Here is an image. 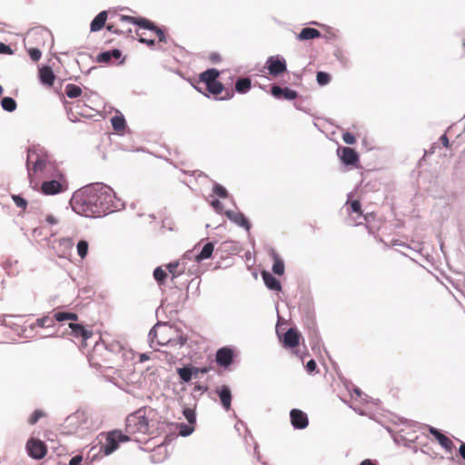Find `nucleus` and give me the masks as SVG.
I'll list each match as a JSON object with an SVG mask.
<instances>
[{
  "label": "nucleus",
  "mask_w": 465,
  "mask_h": 465,
  "mask_svg": "<svg viewBox=\"0 0 465 465\" xmlns=\"http://www.w3.org/2000/svg\"><path fill=\"white\" fill-rule=\"evenodd\" d=\"M76 203L81 204L78 211L86 217H101L116 209V197L109 186L96 184L86 188Z\"/></svg>",
  "instance_id": "obj_1"
},
{
  "label": "nucleus",
  "mask_w": 465,
  "mask_h": 465,
  "mask_svg": "<svg viewBox=\"0 0 465 465\" xmlns=\"http://www.w3.org/2000/svg\"><path fill=\"white\" fill-rule=\"evenodd\" d=\"M149 337L151 343L157 345L182 346L187 341V338L180 335L178 329L166 323L154 325L149 332Z\"/></svg>",
  "instance_id": "obj_2"
},
{
  "label": "nucleus",
  "mask_w": 465,
  "mask_h": 465,
  "mask_svg": "<svg viewBox=\"0 0 465 465\" xmlns=\"http://www.w3.org/2000/svg\"><path fill=\"white\" fill-rule=\"evenodd\" d=\"M154 413L152 408H141L126 418L125 430L127 433L147 434L149 432V418Z\"/></svg>",
  "instance_id": "obj_3"
},
{
  "label": "nucleus",
  "mask_w": 465,
  "mask_h": 465,
  "mask_svg": "<svg viewBox=\"0 0 465 465\" xmlns=\"http://www.w3.org/2000/svg\"><path fill=\"white\" fill-rule=\"evenodd\" d=\"M26 167L32 188L34 190H38L40 182L37 178V173L47 170V159L45 155H40L35 150H28Z\"/></svg>",
  "instance_id": "obj_4"
},
{
  "label": "nucleus",
  "mask_w": 465,
  "mask_h": 465,
  "mask_svg": "<svg viewBox=\"0 0 465 465\" xmlns=\"http://www.w3.org/2000/svg\"><path fill=\"white\" fill-rule=\"evenodd\" d=\"M52 177V180L45 181L41 183L39 190L43 194L54 195L67 190V181L60 171H56Z\"/></svg>",
  "instance_id": "obj_5"
},
{
  "label": "nucleus",
  "mask_w": 465,
  "mask_h": 465,
  "mask_svg": "<svg viewBox=\"0 0 465 465\" xmlns=\"http://www.w3.org/2000/svg\"><path fill=\"white\" fill-rule=\"evenodd\" d=\"M120 23H130L138 25L141 28L148 29L152 32H154L159 42L166 43V36L161 28L156 26L152 21L144 18V17H134L129 15H120L118 17Z\"/></svg>",
  "instance_id": "obj_6"
},
{
  "label": "nucleus",
  "mask_w": 465,
  "mask_h": 465,
  "mask_svg": "<svg viewBox=\"0 0 465 465\" xmlns=\"http://www.w3.org/2000/svg\"><path fill=\"white\" fill-rule=\"evenodd\" d=\"M129 440V437L121 430H112L105 436V441L102 445V450L105 455L113 453L118 447L120 442Z\"/></svg>",
  "instance_id": "obj_7"
},
{
  "label": "nucleus",
  "mask_w": 465,
  "mask_h": 465,
  "mask_svg": "<svg viewBox=\"0 0 465 465\" xmlns=\"http://www.w3.org/2000/svg\"><path fill=\"white\" fill-rule=\"evenodd\" d=\"M345 207L350 219V224L359 225L362 223V220L366 221V216L363 215L359 200L347 201Z\"/></svg>",
  "instance_id": "obj_8"
},
{
  "label": "nucleus",
  "mask_w": 465,
  "mask_h": 465,
  "mask_svg": "<svg viewBox=\"0 0 465 465\" xmlns=\"http://www.w3.org/2000/svg\"><path fill=\"white\" fill-rule=\"evenodd\" d=\"M26 451L31 458L35 460H41L46 455L47 447L44 441L31 438L26 442Z\"/></svg>",
  "instance_id": "obj_9"
},
{
  "label": "nucleus",
  "mask_w": 465,
  "mask_h": 465,
  "mask_svg": "<svg viewBox=\"0 0 465 465\" xmlns=\"http://www.w3.org/2000/svg\"><path fill=\"white\" fill-rule=\"evenodd\" d=\"M266 67L272 76H278L287 70L286 62L279 56H271L266 62Z\"/></svg>",
  "instance_id": "obj_10"
},
{
  "label": "nucleus",
  "mask_w": 465,
  "mask_h": 465,
  "mask_svg": "<svg viewBox=\"0 0 465 465\" xmlns=\"http://www.w3.org/2000/svg\"><path fill=\"white\" fill-rule=\"evenodd\" d=\"M428 430L447 452L452 451L455 446L449 437L441 433L438 429L431 426L428 427Z\"/></svg>",
  "instance_id": "obj_11"
},
{
  "label": "nucleus",
  "mask_w": 465,
  "mask_h": 465,
  "mask_svg": "<svg viewBox=\"0 0 465 465\" xmlns=\"http://www.w3.org/2000/svg\"><path fill=\"white\" fill-rule=\"evenodd\" d=\"M338 156L346 165H355L359 162V156L351 147H340L337 150Z\"/></svg>",
  "instance_id": "obj_12"
},
{
  "label": "nucleus",
  "mask_w": 465,
  "mask_h": 465,
  "mask_svg": "<svg viewBox=\"0 0 465 465\" xmlns=\"http://www.w3.org/2000/svg\"><path fill=\"white\" fill-rule=\"evenodd\" d=\"M292 425L298 430L305 429L309 424L307 414L299 409H292L290 412Z\"/></svg>",
  "instance_id": "obj_13"
},
{
  "label": "nucleus",
  "mask_w": 465,
  "mask_h": 465,
  "mask_svg": "<svg viewBox=\"0 0 465 465\" xmlns=\"http://www.w3.org/2000/svg\"><path fill=\"white\" fill-rule=\"evenodd\" d=\"M233 359V351L228 347L221 348L216 352V362L222 367H228Z\"/></svg>",
  "instance_id": "obj_14"
},
{
  "label": "nucleus",
  "mask_w": 465,
  "mask_h": 465,
  "mask_svg": "<svg viewBox=\"0 0 465 465\" xmlns=\"http://www.w3.org/2000/svg\"><path fill=\"white\" fill-rule=\"evenodd\" d=\"M272 94L277 99L294 100L297 98L298 94L294 90L289 88H282L278 85H273L271 90Z\"/></svg>",
  "instance_id": "obj_15"
},
{
  "label": "nucleus",
  "mask_w": 465,
  "mask_h": 465,
  "mask_svg": "<svg viewBox=\"0 0 465 465\" xmlns=\"http://www.w3.org/2000/svg\"><path fill=\"white\" fill-rule=\"evenodd\" d=\"M225 215L235 224L244 228L247 231L250 230L251 224L242 213L229 210L225 212Z\"/></svg>",
  "instance_id": "obj_16"
},
{
  "label": "nucleus",
  "mask_w": 465,
  "mask_h": 465,
  "mask_svg": "<svg viewBox=\"0 0 465 465\" xmlns=\"http://www.w3.org/2000/svg\"><path fill=\"white\" fill-rule=\"evenodd\" d=\"M300 338V332L296 329L291 328L285 332L283 336V346L286 348H294L299 345Z\"/></svg>",
  "instance_id": "obj_17"
},
{
  "label": "nucleus",
  "mask_w": 465,
  "mask_h": 465,
  "mask_svg": "<svg viewBox=\"0 0 465 465\" xmlns=\"http://www.w3.org/2000/svg\"><path fill=\"white\" fill-rule=\"evenodd\" d=\"M69 328L71 329V333L75 338H82L84 341H87L93 336V331L85 329L84 325L70 322Z\"/></svg>",
  "instance_id": "obj_18"
},
{
  "label": "nucleus",
  "mask_w": 465,
  "mask_h": 465,
  "mask_svg": "<svg viewBox=\"0 0 465 465\" xmlns=\"http://www.w3.org/2000/svg\"><path fill=\"white\" fill-rule=\"evenodd\" d=\"M39 78L43 84L52 86L55 80V75L50 66H43L39 69Z\"/></svg>",
  "instance_id": "obj_19"
},
{
  "label": "nucleus",
  "mask_w": 465,
  "mask_h": 465,
  "mask_svg": "<svg viewBox=\"0 0 465 465\" xmlns=\"http://www.w3.org/2000/svg\"><path fill=\"white\" fill-rule=\"evenodd\" d=\"M217 393L219 394L220 401L226 411L231 409V401H232V393L231 390L228 386L223 385L221 388L217 390Z\"/></svg>",
  "instance_id": "obj_20"
},
{
  "label": "nucleus",
  "mask_w": 465,
  "mask_h": 465,
  "mask_svg": "<svg viewBox=\"0 0 465 465\" xmlns=\"http://www.w3.org/2000/svg\"><path fill=\"white\" fill-rule=\"evenodd\" d=\"M262 280L266 285V287L272 291H281L282 285L281 282L269 272L263 271L262 272Z\"/></svg>",
  "instance_id": "obj_21"
},
{
  "label": "nucleus",
  "mask_w": 465,
  "mask_h": 465,
  "mask_svg": "<svg viewBox=\"0 0 465 465\" xmlns=\"http://www.w3.org/2000/svg\"><path fill=\"white\" fill-rule=\"evenodd\" d=\"M107 12L102 11L100 12L92 21L90 25V30L91 32H98L100 31L104 26H105V23L107 20Z\"/></svg>",
  "instance_id": "obj_22"
},
{
  "label": "nucleus",
  "mask_w": 465,
  "mask_h": 465,
  "mask_svg": "<svg viewBox=\"0 0 465 465\" xmlns=\"http://www.w3.org/2000/svg\"><path fill=\"white\" fill-rule=\"evenodd\" d=\"M321 35H322L319 30L315 29V28H311V27H304L302 29V31L297 35V39H299L301 41H305V40L319 38Z\"/></svg>",
  "instance_id": "obj_23"
},
{
  "label": "nucleus",
  "mask_w": 465,
  "mask_h": 465,
  "mask_svg": "<svg viewBox=\"0 0 465 465\" xmlns=\"http://www.w3.org/2000/svg\"><path fill=\"white\" fill-rule=\"evenodd\" d=\"M220 72L215 68L208 69L200 74V81L208 84L217 80Z\"/></svg>",
  "instance_id": "obj_24"
},
{
  "label": "nucleus",
  "mask_w": 465,
  "mask_h": 465,
  "mask_svg": "<svg viewBox=\"0 0 465 465\" xmlns=\"http://www.w3.org/2000/svg\"><path fill=\"white\" fill-rule=\"evenodd\" d=\"M252 87V81L250 78L242 77L235 83V91L239 94H246Z\"/></svg>",
  "instance_id": "obj_25"
},
{
  "label": "nucleus",
  "mask_w": 465,
  "mask_h": 465,
  "mask_svg": "<svg viewBox=\"0 0 465 465\" xmlns=\"http://www.w3.org/2000/svg\"><path fill=\"white\" fill-rule=\"evenodd\" d=\"M214 245L213 242H207L203 245L201 252L196 255V261L200 262L205 259H209L213 252Z\"/></svg>",
  "instance_id": "obj_26"
},
{
  "label": "nucleus",
  "mask_w": 465,
  "mask_h": 465,
  "mask_svg": "<svg viewBox=\"0 0 465 465\" xmlns=\"http://www.w3.org/2000/svg\"><path fill=\"white\" fill-rule=\"evenodd\" d=\"M54 318L57 322L71 321L72 322L78 320V315L74 312H58L54 314Z\"/></svg>",
  "instance_id": "obj_27"
},
{
  "label": "nucleus",
  "mask_w": 465,
  "mask_h": 465,
  "mask_svg": "<svg viewBox=\"0 0 465 465\" xmlns=\"http://www.w3.org/2000/svg\"><path fill=\"white\" fill-rule=\"evenodd\" d=\"M273 265L272 272L277 275H282L284 273V262L282 258L277 254L273 253Z\"/></svg>",
  "instance_id": "obj_28"
},
{
  "label": "nucleus",
  "mask_w": 465,
  "mask_h": 465,
  "mask_svg": "<svg viewBox=\"0 0 465 465\" xmlns=\"http://www.w3.org/2000/svg\"><path fill=\"white\" fill-rule=\"evenodd\" d=\"M168 272L172 275V278H177L184 272V268H181L178 262H171L166 265Z\"/></svg>",
  "instance_id": "obj_29"
},
{
  "label": "nucleus",
  "mask_w": 465,
  "mask_h": 465,
  "mask_svg": "<svg viewBox=\"0 0 465 465\" xmlns=\"http://www.w3.org/2000/svg\"><path fill=\"white\" fill-rule=\"evenodd\" d=\"M55 319L49 316H44L42 318H39L35 321L33 327H38V328H48L53 327L54 325Z\"/></svg>",
  "instance_id": "obj_30"
},
{
  "label": "nucleus",
  "mask_w": 465,
  "mask_h": 465,
  "mask_svg": "<svg viewBox=\"0 0 465 465\" xmlns=\"http://www.w3.org/2000/svg\"><path fill=\"white\" fill-rule=\"evenodd\" d=\"M65 94L69 98H77L82 94V89L74 84L65 86Z\"/></svg>",
  "instance_id": "obj_31"
},
{
  "label": "nucleus",
  "mask_w": 465,
  "mask_h": 465,
  "mask_svg": "<svg viewBox=\"0 0 465 465\" xmlns=\"http://www.w3.org/2000/svg\"><path fill=\"white\" fill-rule=\"evenodd\" d=\"M177 372L181 380L184 382H189L193 376V371L189 367L179 368L177 369Z\"/></svg>",
  "instance_id": "obj_32"
},
{
  "label": "nucleus",
  "mask_w": 465,
  "mask_h": 465,
  "mask_svg": "<svg viewBox=\"0 0 465 465\" xmlns=\"http://www.w3.org/2000/svg\"><path fill=\"white\" fill-rule=\"evenodd\" d=\"M167 276V272L163 270L161 266L155 268L153 271V277L159 285L164 284Z\"/></svg>",
  "instance_id": "obj_33"
},
{
  "label": "nucleus",
  "mask_w": 465,
  "mask_h": 465,
  "mask_svg": "<svg viewBox=\"0 0 465 465\" xmlns=\"http://www.w3.org/2000/svg\"><path fill=\"white\" fill-rule=\"evenodd\" d=\"M111 123H112V126L113 128L117 131V132H122L124 130L125 128V120L124 118V116H114L112 119H111Z\"/></svg>",
  "instance_id": "obj_34"
},
{
  "label": "nucleus",
  "mask_w": 465,
  "mask_h": 465,
  "mask_svg": "<svg viewBox=\"0 0 465 465\" xmlns=\"http://www.w3.org/2000/svg\"><path fill=\"white\" fill-rule=\"evenodd\" d=\"M207 90L213 95H218L224 90L223 84L217 80L206 84Z\"/></svg>",
  "instance_id": "obj_35"
},
{
  "label": "nucleus",
  "mask_w": 465,
  "mask_h": 465,
  "mask_svg": "<svg viewBox=\"0 0 465 465\" xmlns=\"http://www.w3.org/2000/svg\"><path fill=\"white\" fill-rule=\"evenodd\" d=\"M73 107H70L69 111H68V114L71 118L72 121H76V117L74 119H73L72 117L74 116V109H75V113L81 116H86V114H84V112L83 110L81 111H78L77 109H83V107L85 106V104L81 102V101H77L76 103H74L73 104Z\"/></svg>",
  "instance_id": "obj_36"
},
{
  "label": "nucleus",
  "mask_w": 465,
  "mask_h": 465,
  "mask_svg": "<svg viewBox=\"0 0 465 465\" xmlns=\"http://www.w3.org/2000/svg\"><path fill=\"white\" fill-rule=\"evenodd\" d=\"M1 105L7 112H14L16 109V102L11 97H4Z\"/></svg>",
  "instance_id": "obj_37"
},
{
  "label": "nucleus",
  "mask_w": 465,
  "mask_h": 465,
  "mask_svg": "<svg viewBox=\"0 0 465 465\" xmlns=\"http://www.w3.org/2000/svg\"><path fill=\"white\" fill-rule=\"evenodd\" d=\"M106 29L110 32H113L114 34H118V35H121V34H131L132 33V29L131 28H128L126 30H123V29H120L118 27V24L117 23H114V22H110L107 25H106Z\"/></svg>",
  "instance_id": "obj_38"
},
{
  "label": "nucleus",
  "mask_w": 465,
  "mask_h": 465,
  "mask_svg": "<svg viewBox=\"0 0 465 465\" xmlns=\"http://www.w3.org/2000/svg\"><path fill=\"white\" fill-rule=\"evenodd\" d=\"M46 416V413L43 410H35L28 419V423L35 425L41 418Z\"/></svg>",
  "instance_id": "obj_39"
},
{
  "label": "nucleus",
  "mask_w": 465,
  "mask_h": 465,
  "mask_svg": "<svg viewBox=\"0 0 465 465\" xmlns=\"http://www.w3.org/2000/svg\"><path fill=\"white\" fill-rule=\"evenodd\" d=\"M88 252V242L84 240L79 241L77 243V253L78 255L84 259L87 255Z\"/></svg>",
  "instance_id": "obj_40"
},
{
  "label": "nucleus",
  "mask_w": 465,
  "mask_h": 465,
  "mask_svg": "<svg viewBox=\"0 0 465 465\" xmlns=\"http://www.w3.org/2000/svg\"><path fill=\"white\" fill-rule=\"evenodd\" d=\"M178 427H179V434L183 437L189 436L194 430L193 425L190 424V423L189 424L182 423V424H179Z\"/></svg>",
  "instance_id": "obj_41"
},
{
  "label": "nucleus",
  "mask_w": 465,
  "mask_h": 465,
  "mask_svg": "<svg viewBox=\"0 0 465 465\" xmlns=\"http://www.w3.org/2000/svg\"><path fill=\"white\" fill-rule=\"evenodd\" d=\"M317 83L320 85H326L331 81V76L325 72H318L316 75Z\"/></svg>",
  "instance_id": "obj_42"
},
{
  "label": "nucleus",
  "mask_w": 465,
  "mask_h": 465,
  "mask_svg": "<svg viewBox=\"0 0 465 465\" xmlns=\"http://www.w3.org/2000/svg\"><path fill=\"white\" fill-rule=\"evenodd\" d=\"M183 415L190 424L194 425V423L196 422L194 411H193L190 408H186L183 410Z\"/></svg>",
  "instance_id": "obj_43"
},
{
  "label": "nucleus",
  "mask_w": 465,
  "mask_h": 465,
  "mask_svg": "<svg viewBox=\"0 0 465 465\" xmlns=\"http://www.w3.org/2000/svg\"><path fill=\"white\" fill-rule=\"evenodd\" d=\"M12 199L17 207L22 208L23 210L26 209L27 201L25 198H23L19 195H13Z\"/></svg>",
  "instance_id": "obj_44"
},
{
  "label": "nucleus",
  "mask_w": 465,
  "mask_h": 465,
  "mask_svg": "<svg viewBox=\"0 0 465 465\" xmlns=\"http://www.w3.org/2000/svg\"><path fill=\"white\" fill-rule=\"evenodd\" d=\"M98 63L112 64V58L109 51L99 54L96 57Z\"/></svg>",
  "instance_id": "obj_45"
},
{
  "label": "nucleus",
  "mask_w": 465,
  "mask_h": 465,
  "mask_svg": "<svg viewBox=\"0 0 465 465\" xmlns=\"http://www.w3.org/2000/svg\"><path fill=\"white\" fill-rule=\"evenodd\" d=\"M213 193L221 198H226L228 196V193H227L226 189L220 184L214 185Z\"/></svg>",
  "instance_id": "obj_46"
},
{
  "label": "nucleus",
  "mask_w": 465,
  "mask_h": 465,
  "mask_svg": "<svg viewBox=\"0 0 465 465\" xmlns=\"http://www.w3.org/2000/svg\"><path fill=\"white\" fill-rule=\"evenodd\" d=\"M28 54H29L30 58L34 62L39 61L41 56H42V52L39 49H37V48H31V49H29L28 50Z\"/></svg>",
  "instance_id": "obj_47"
},
{
  "label": "nucleus",
  "mask_w": 465,
  "mask_h": 465,
  "mask_svg": "<svg viewBox=\"0 0 465 465\" xmlns=\"http://www.w3.org/2000/svg\"><path fill=\"white\" fill-rule=\"evenodd\" d=\"M136 35L138 36L139 42L147 45L149 47L154 46V40L143 37V34H140L139 32H136Z\"/></svg>",
  "instance_id": "obj_48"
},
{
  "label": "nucleus",
  "mask_w": 465,
  "mask_h": 465,
  "mask_svg": "<svg viewBox=\"0 0 465 465\" xmlns=\"http://www.w3.org/2000/svg\"><path fill=\"white\" fill-rule=\"evenodd\" d=\"M342 140L347 144H354L356 143L355 136L349 132H346L342 134Z\"/></svg>",
  "instance_id": "obj_49"
},
{
  "label": "nucleus",
  "mask_w": 465,
  "mask_h": 465,
  "mask_svg": "<svg viewBox=\"0 0 465 465\" xmlns=\"http://www.w3.org/2000/svg\"><path fill=\"white\" fill-rule=\"evenodd\" d=\"M0 54H12L13 50L11 47L5 44H0Z\"/></svg>",
  "instance_id": "obj_50"
},
{
  "label": "nucleus",
  "mask_w": 465,
  "mask_h": 465,
  "mask_svg": "<svg viewBox=\"0 0 465 465\" xmlns=\"http://www.w3.org/2000/svg\"><path fill=\"white\" fill-rule=\"evenodd\" d=\"M317 368V364L314 360H311L306 364V370L308 372L312 373Z\"/></svg>",
  "instance_id": "obj_51"
},
{
  "label": "nucleus",
  "mask_w": 465,
  "mask_h": 465,
  "mask_svg": "<svg viewBox=\"0 0 465 465\" xmlns=\"http://www.w3.org/2000/svg\"><path fill=\"white\" fill-rule=\"evenodd\" d=\"M109 54L111 55L112 60L113 59L119 60L121 58V56H122V53L118 49L111 50V51H109Z\"/></svg>",
  "instance_id": "obj_52"
},
{
  "label": "nucleus",
  "mask_w": 465,
  "mask_h": 465,
  "mask_svg": "<svg viewBox=\"0 0 465 465\" xmlns=\"http://www.w3.org/2000/svg\"><path fill=\"white\" fill-rule=\"evenodd\" d=\"M192 370L193 371V376L194 378L197 377L198 373H207L209 371V369L204 367V368H196V367H193L192 368Z\"/></svg>",
  "instance_id": "obj_53"
},
{
  "label": "nucleus",
  "mask_w": 465,
  "mask_h": 465,
  "mask_svg": "<svg viewBox=\"0 0 465 465\" xmlns=\"http://www.w3.org/2000/svg\"><path fill=\"white\" fill-rule=\"evenodd\" d=\"M82 460H83L82 456H80V455L74 456L70 460L69 465H79Z\"/></svg>",
  "instance_id": "obj_54"
},
{
  "label": "nucleus",
  "mask_w": 465,
  "mask_h": 465,
  "mask_svg": "<svg viewBox=\"0 0 465 465\" xmlns=\"http://www.w3.org/2000/svg\"><path fill=\"white\" fill-rule=\"evenodd\" d=\"M45 221L51 225L58 223V219L52 214H48L45 217Z\"/></svg>",
  "instance_id": "obj_55"
},
{
  "label": "nucleus",
  "mask_w": 465,
  "mask_h": 465,
  "mask_svg": "<svg viewBox=\"0 0 465 465\" xmlns=\"http://www.w3.org/2000/svg\"><path fill=\"white\" fill-rule=\"evenodd\" d=\"M234 94V92L232 90H226L225 91V95L223 96L221 99L223 100H225V99H231Z\"/></svg>",
  "instance_id": "obj_56"
},
{
  "label": "nucleus",
  "mask_w": 465,
  "mask_h": 465,
  "mask_svg": "<svg viewBox=\"0 0 465 465\" xmlns=\"http://www.w3.org/2000/svg\"><path fill=\"white\" fill-rule=\"evenodd\" d=\"M440 140L445 147H449V139L446 134L441 135Z\"/></svg>",
  "instance_id": "obj_57"
},
{
  "label": "nucleus",
  "mask_w": 465,
  "mask_h": 465,
  "mask_svg": "<svg viewBox=\"0 0 465 465\" xmlns=\"http://www.w3.org/2000/svg\"><path fill=\"white\" fill-rule=\"evenodd\" d=\"M460 456L465 460V443H461L459 449Z\"/></svg>",
  "instance_id": "obj_58"
},
{
  "label": "nucleus",
  "mask_w": 465,
  "mask_h": 465,
  "mask_svg": "<svg viewBox=\"0 0 465 465\" xmlns=\"http://www.w3.org/2000/svg\"><path fill=\"white\" fill-rule=\"evenodd\" d=\"M360 465H376L372 460L366 459L361 462Z\"/></svg>",
  "instance_id": "obj_59"
},
{
  "label": "nucleus",
  "mask_w": 465,
  "mask_h": 465,
  "mask_svg": "<svg viewBox=\"0 0 465 465\" xmlns=\"http://www.w3.org/2000/svg\"><path fill=\"white\" fill-rule=\"evenodd\" d=\"M148 359H149V357L144 353L140 355V361H142V362Z\"/></svg>",
  "instance_id": "obj_60"
},
{
  "label": "nucleus",
  "mask_w": 465,
  "mask_h": 465,
  "mask_svg": "<svg viewBox=\"0 0 465 465\" xmlns=\"http://www.w3.org/2000/svg\"><path fill=\"white\" fill-rule=\"evenodd\" d=\"M212 205H213V206H214V207H217L218 205H220V202H219V201H217V200H216V201H213V202L212 203Z\"/></svg>",
  "instance_id": "obj_61"
},
{
  "label": "nucleus",
  "mask_w": 465,
  "mask_h": 465,
  "mask_svg": "<svg viewBox=\"0 0 465 465\" xmlns=\"http://www.w3.org/2000/svg\"><path fill=\"white\" fill-rule=\"evenodd\" d=\"M3 91H4V89H3V87L0 85V94H2Z\"/></svg>",
  "instance_id": "obj_62"
},
{
  "label": "nucleus",
  "mask_w": 465,
  "mask_h": 465,
  "mask_svg": "<svg viewBox=\"0 0 465 465\" xmlns=\"http://www.w3.org/2000/svg\"><path fill=\"white\" fill-rule=\"evenodd\" d=\"M463 45H464V47H465V42H464Z\"/></svg>",
  "instance_id": "obj_63"
}]
</instances>
